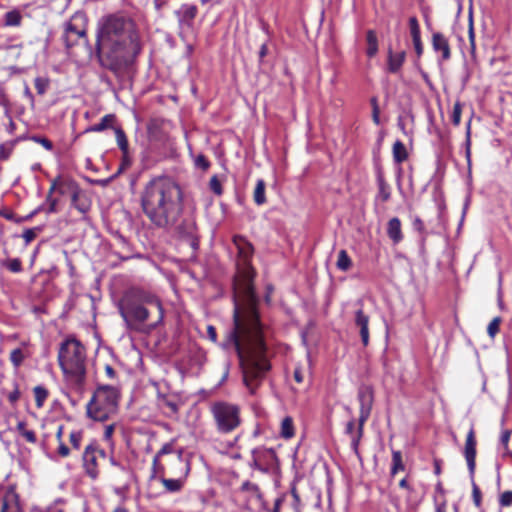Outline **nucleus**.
Listing matches in <instances>:
<instances>
[{"label": "nucleus", "mask_w": 512, "mask_h": 512, "mask_svg": "<svg viewBox=\"0 0 512 512\" xmlns=\"http://www.w3.org/2000/svg\"><path fill=\"white\" fill-rule=\"evenodd\" d=\"M236 270L233 325L227 329L220 345L224 350L237 354L243 383L254 394L271 369V364L263 324L256 308L253 286L255 271L249 258H238Z\"/></svg>", "instance_id": "nucleus-1"}, {"label": "nucleus", "mask_w": 512, "mask_h": 512, "mask_svg": "<svg viewBox=\"0 0 512 512\" xmlns=\"http://www.w3.org/2000/svg\"><path fill=\"white\" fill-rule=\"evenodd\" d=\"M182 190L168 177L150 180L141 194V206L145 215L158 227L173 226L182 210Z\"/></svg>", "instance_id": "nucleus-2"}, {"label": "nucleus", "mask_w": 512, "mask_h": 512, "mask_svg": "<svg viewBox=\"0 0 512 512\" xmlns=\"http://www.w3.org/2000/svg\"><path fill=\"white\" fill-rule=\"evenodd\" d=\"M118 308L127 329L136 332L154 330L164 319L160 299L139 289L126 291L119 301Z\"/></svg>", "instance_id": "nucleus-3"}, {"label": "nucleus", "mask_w": 512, "mask_h": 512, "mask_svg": "<svg viewBox=\"0 0 512 512\" xmlns=\"http://www.w3.org/2000/svg\"><path fill=\"white\" fill-rule=\"evenodd\" d=\"M109 45L114 52L138 51V35L134 29L133 22L119 14H112L104 17L100 24V30L96 40V51L101 53L102 45Z\"/></svg>", "instance_id": "nucleus-4"}, {"label": "nucleus", "mask_w": 512, "mask_h": 512, "mask_svg": "<svg viewBox=\"0 0 512 512\" xmlns=\"http://www.w3.org/2000/svg\"><path fill=\"white\" fill-rule=\"evenodd\" d=\"M58 363L67 385L77 393H83L86 386V349L74 337L65 339L59 347Z\"/></svg>", "instance_id": "nucleus-5"}, {"label": "nucleus", "mask_w": 512, "mask_h": 512, "mask_svg": "<svg viewBox=\"0 0 512 512\" xmlns=\"http://www.w3.org/2000/svg\"><path fill=\"white\" fill-rule=\"evenodd\" d=\"M119 390L112 385H99L86 405V414L94 421L104 422L118 407Z\"/></svg>", "instance_id": "nucleus-6"}, {"label": "nucleus", "mask_w": 512, "mask_h": 512, "mask_svg": "<svg viewBox=\"0 0 512 512\" xmlns=\"http://www.w3.org/2000/svg\"><path fill=\"white\" fill-rule=\"evenodd\" d=\"M210 412L217 431L228 434L241 425L240 407L227 401H216L210 406Z\"/></svg>", "instance_id": "nucleus-7"}, {"label": "nucleus", "mask_w": 512, "mask_h": 512, "mask_svg": "<svg viewBox=\"0 0 512 512\" xmlns=\"http://www.w3.org/2000/svg\"><path fill=\"white\" fill-rule=\"evenodd\" d=\"M358 400L360 404V414L358 420L357 435L353 440L354 446H358L360 444V440L363 436L364 424L371 414L373 405L372 391L369 388H360L358 391Z\"/></svg>", "instance_id": "nucleus-8"}, {"label": "nucleus", "mask_w": 512, "mask_h": 512, "mask_svg": "<svg viewBox=\"0 0 512 512\" xmlns=\"http://www.w3.org/2000/svg\"><path fill=\"white\" fill-rule=\"evenodd\" d=\"M250 467L262 472H268L277 464L276 452L273 448L257 447L251 451Z\"/></svg>", "instance_id": "nucleus-9"}, {"label": "nucleus", "mask_w": 512, "mask_h": 512, "mask_svg": "<svg viewBox=\"0 0 512 512\" xmlns=\"http://www.w3.org/2000/svg\"><path fill=\"white\" fill-rule=\"evenodd\" d=\"M177 461L181 465V475L178 478H175V479H168V478H164V477L159 478L160 482L164 485L165 491L169 492V493L179 492L183 488L185 479L190 472L189 459H187L184 456L182 449H179L177 451Z\"/></svg>", "instance_id": "nucleus-10"}, {"label": "nucleus", "mask_w": 512, "mask_h": 512, "mask_svg": "<svg viewBox=\"0 0 512 512\" xmlns=\"http://www.w3.org/2000/svg\"><path fill=\"white\" fill-rule=\"evenodd\" d=\"M97 459L98 445L95 442H91L84 449L82 455V466L85 474L92 480H96L99 476Z\"/></svg>", "instance_id": "nucleus-11"}, {"label": "nucleus", "mask_w": 512, "mask_h": 512, "mask_svg": "<svg viewBox=\"0 0 512 512\" xmlns=\"http://www.w3.org/2000/svg\"><path fill=\"white\" fill-rule=\"evenodd\" d=\"M464 456L467 462L468 470L470 477H473L475 473V467H476V440L474 436L473 429H470V431L467 434L466 442H465V449H464Z\"/></svg>", "instance_id": "nucleus-12"}, {"label": "nucleus", "mask_w": 512, "mask_h": 512, "mask_svg": "<svg viewBox=\"0 0 512 512\" xmlns=\"http://www.w3.org/2000/svg\"><path fill=\"white\" fill-rule=\"evenodd\" d=\"M355 326L359 329V334L361 337V342L364 347L369 344V316L363 312L362 309H358L355 312L354 317Z\"/></svg>", "instance_id": "nucleus-13"}, {"label": "nucleus", "mask_w": 512, "mask_h": 512, "mask_svg": "<svg viewBox=\"0 0 512 512\" xmlns=\"http://www.w3.org/2000/svg\"><path fill=\"white\" fill-rule=\"evenodd\" d=\"M406 60V52H394L391 48L387 52V71L392 74H398Z\"/></svg>", "instance_id": "nucleus-14"}, {"label": "nucleus", "mask_w": 512, "mask_h": 512, "mask_svg": "<svg viewBox=\"0 0 512 512\" xmlns=\"http://www.w3.org/2000/svg\"><path fill=\"white\" fill-rule=\"evenodd\" d=\"M67 47L77 44L79 39H86V32L82 28L76 27L73 23H67L63 35ZM87 42V40H85Z\"/></svg>", "instance_id": "nucleus-15"}, {"label": "nucleus", "mask_w": 512, "mask_h": 512, "mask_svg": "<svg viewBox=\"0 0 512 512\" xmlns=\"http://www.w3.org/2000/svg\"><path fill=\"white\" fill-rule=\"evenodd\" d=\"M0 512H22L19 496L15 490L9 489L5 492L2 498Z\"/></svg>", "instance_id": "nucleus-16"}, {"label": "nucleus", "mask_w": 512, "mask_h": 512, "mask_svg": "<svg viewBox=\"0 0 512 512\" xmlns=\"http://www.w3.org/2000/svg\"><path fill=\"white\" fill-rule=\"evenodd\" d=\"M198 8L196 5L183 4L179 10L175 12L179 23L185 24L188 27L192 25L193 20L197 16Z\"/></svg>", "instance_id": "nucleus-17"}, {"label": "nucleus", "mask_w": 512, "mask_h": 512, "mask_svg": "<svg viewBox=\"0 0 512 512\" xmlns=\"http://www.w3.org/2000/svg\"><path fill=\"white\" fill-rule=\"evenodd\" d=\"M432 46L436 52H441L443 61L450 59V46L447 38L440 32H436L432 36Z\"/></svg>", "instance_id": "nucleus-18"}, {"label": "nucleus", "mask_w": 512, "mask_h": 512, "mask_svg": "<svg viewBox=\"0 0 512 512\" xmlns=\"http://www.w3.org/2000/svg\"><path fill=\"white\" fill-rule=\"evenodd\" d=\"M387 235L393 243H399L403 239L401 221L397 217H393L387 224Z\"/></svg>", "instance_id": "nucleus-19"}, {"label": "nucleus", "mask_w": 512, "mask_h": 512, "mask_svg": "<svg viewBox=\"0 0 512 512\" xmlns=\"http://www.w3.org/2000/svg\"><path fill=\"white\" fill-rule=\"evenodd\" d=\"M377 185H378V193L377 199H380L382 202H386L390 199L391 196V188L389 184L385 181L384 176L381 171L377 172Z\"/></svg>", "instance_id": "nucleus-20"}, {"label": "nucleus", "mask_w": 512, "mask_h": 512, "mask_svg": "<svg viewBox=\"0 0 512 512\" xmlns=\"http://www.w3.org/2000/svg\"><path fill=\"white\" fill-rule=\"evenodd\" d=\"M158 402L161 408L167 409V415H177L179 411V404L176 400H172L165 395H158Z\"/></svg>", "instance_id": "nucleus-21"}, {"label": "nucleus", "mask_w": 512, "mask_h": 512, "mask_svg": "<svg viewBox=\"0 0 512 512\" xmlns=\"http://www.w3.org/2000/svg\"><path fill=\"white\" fill-rule=\"evenodd\" d=\"M366 41H367V50L366 53L368 57H374L378 52V39L377 35L373 30H368L366 33Z\"/></svg>", "instance_id": "nucleus-22"}, {"label": "nucleus", "mask_w": 512, "mask_h": 512, "mask_svg": "<svg viewBox=\"0 0 512 512\" xmlns=\"http://www.w3.org/2000/svg\"><path fill=\"white\" fill-rule=\"evenodd\" d=\"M408 157V153L405 145L397 140L393 145V159L396 163L400 164L404 162Z\"/></svg>", "instance_id": "nucleus-23"}, {"label": "nucleus", "mask_w": 512, "mask_h": 512, "mask_svg": "<svg viewBox=\"0 0 512 512\" xmlns=\"http://www.w3.org/2000/svg\"><path fill=\"white\" fill-rule=\"evenodd\" d=\"M115 121V115L114 114H107L100 120L99 123L94 124L91 126L87 131L91 132H101L105 129L112 126L113 122Z\"/></svg>", "instance_id": "nucleus-24"}, {"label": "nucleus", "mask_w": 512, "mask_h": 512, "mask_svg": "<svg viewBox=\"0 0 512 512\" xmlns=\"http://www.w3.org/2000/svg\"><path fill=\"white\" fill-rule=\"evenodd\" d=\"M28 355L29 354L27 352L19 347L11 351L9 359L14 368L17 369L22 365L23 361L28 357Z\"/></svg>", "instance_id": "nucleus-25"}, {"label": "nucleus", "mask_w": 512, "mask_h": 512, "mask_svg": "<svg viewBox=\"0 0 512 512\" xmlns=\"http://www.w3.org/2000/svg\"><path fill=\"white\" fill-rule=\"evenodd\" d=\"M254 202L257 205H262L266 202L265 197V182L262 179L257 180L256 187L253 194Z\"/></svg>", "instance_id": "nucleus-26"}, {"label": "nucleus", "mask_w": 512, "mask_h": 512, "mask_svg": "<svg viewBox=\"0 0 512 512\" xmlns=\"http://www.w3.org/2000/svg\"><path fill=\"white\" fill-rule=\"evenodd\" d=\"M115 130L116 142L122 153L129 151V144L125 132L122 128L117 127Z\"/></svg>", "instance_id": "nucleus-27"}, {"label": "nucleus", "mask_w": 512, "mask_h": 512, "mask_svg": "<svg viewBox=\"0 0 512 512\" xmlns=\"http://www.w3.org/2000/svg\"><path fill=\"white\" fill-rule=\"evenodd\" d=\"M0 265L14 273L21 271V262L18 258H1Z\"/></svg>", "instance_id": "nucleus-28"}, {"label": "nucleus", "mask_w": 512, "mask_h": 512, "mask_svg": "<svg viewBox=\"0 0 512 512\" xmlns=\"http://www.w3.org/2000/svg\"><path fill=\"white\" fill-rule=\"evenodd\" d=\"M511 431L504 430L501 433L499 440V451H502L503 456H512V452L509 450L508 443L510 440Z\"/></svg>", "instance_id": "nucleus-29"}, {"label": "nucleus", "mask_w": 512, "mask_h": 512, "mask_svg": "<svg viewBox=\"0 0 512 512\" xmlns=\"http://www.w3.org/2000/svg\"><path fill=\"white\" fill-rule=\"evenodd\" d=\"M281 436L285 439H289L294 435L293 420L291 417H285L281 423Z\"/></svg>", "instance_id": "nucleus-30"}, {"label": "nucleus", "mask_w": 512, "mask_h": 512, "mask_svg": "<svg viewBox=\"0 0 512 512\" xmlns=\"http://www.w3.org/2000/svg\"><path fill=\"white\" fill-rule=\"evenodd\" d=\"M412 227L415 231L420 234L421 237V246L424 247L425 240L428 236V233L425 231V226L423 221L418 217H414L412 221Z\"/></svg>", "instance_id": "nucleus-31"}, {"label": "nucleus", "mask_w": 512, "mask_h": 512, "mask_svg": "<svg viewBox=\"0 0 512 512\" xmlns=\"http://www.w3.org/2000/svg\"><path fill=\"white\" fill-rule=\"evenodd\" d=\"M404 470V464L402 462V455L400 451L392 452V467L391 474L395 475L397 472Z\"/></svg>", "instance_id": "nucleus-32"}, {"label": "nucleus", "mask_w": 512, "mask_h": 512, "mask_svg": "<svg viewBox=\"0 0 512 512\" xmlns=\"http://www.w3.org/2000/svg\"><path fill=\"white\" fill-rule=\"evenodd\" d=\"M345 433L350 436V438H351V448L354 451V453L358 455L359 454L358 453L359 445L358 446H354V444H353V440H354L355 436L357 435V430L355 431V420L354 419H351L346 424Z\"/></svg>", "instance_id": "nucleus-33"}, {"label": "nucleus", "mask_w": 512, "mask_h": 512, "mask_svg": "<svg viewBox=\"0 0 512 512\" xmlns=\"http://www.w3.org/2000/svg\"><path fill=\"white\" fill-rule=\"evenodd\" d=\"M37 407H42L48 397V391L43 386H36L33 390Z\"/></svg>", "instance_id": "nucleus-34"}, {"label": "nucleus", "mask_w": 512, "mask_h": 512, "mask_svg": "<svg viewBox=\"0 0 512 512\" xmlns=\"http://www.w3.org/2000/svg\"><path fill=\"white\" fill-rule=\"evenodd\" d=\"M21 22V15L17 11H9L5 14V25L18 26Z\"/></svg>", "instance_id": "nucleus-35"}, {"label": "nucleus", "mask_w": 512, "mask_h": 512, "mask_svg": "<svg viewBox=\"0 0 512 512\" xmlns=\"http://www.w3.org/2000/svg\"><path fill=\"white\" fill-rule=\"evenodd\" d=\"M409 29L412 40L421 38L420 26L416 17L409 18Z\"/></svg>", "instance_id": "nucleus-36"}, {"label": "nucleus", "mask_w": 512, "mask_h": 512, "mask_svg": "<svg viewBox=\"0 0 512 512\" xmlns=\"http://www.w3.org/2000/svg\"><path fill=\"white\" fill-rule=\"evenodd\" d=\"M500 323H501L500 317L493 318L492 321L489 323V325L487 327V333L491 338H494L496 336V334L498 333Z\"/></svg>", "instance_id": "nucleus-37"}, {"label": "nucleus", "mask_w": 512, "mask_h": 512, "mask_svg": "<svg viewBox=\"0 0 512 512\" xmlns=\"http://www.w3.org/2000/svg\"><path fill=\"white\" fill-rule=\"evenodd\" d=\"M83 433L80 430H75L70 433V443L74 449H79L81 446Z\"/></svg>", "instance_id": "nucleus-38"}, {"label": "nucleus", "mask_w": 512, "mask_h": 512, "mask_svg": "<svg viewBox=\"0 0 512 512\" xmlns=\"http://www.w3.org/2000/svg\"><path fill=\"white\" fill-rule=\"evenodd\" d=\"M182 245H188L191 247L192 252H196L199 246L198 238L192 233L182 239Z\"/></svg>", "instance_id": "nucleus-39"}, {"label": "nucleus", "mask_w": 512, "mask_h": 512, "mask_svg": "<svg viewBox=\"0 0 512 512\" xmlns=\"http://www.w3.org/2000/svg\"><path fill=\"white\" fill-rule=\"evenodd\" d=\"M209 188L216 195L222 194V184L216 175L211 177L209 181Z\"/></svg>", "instance_id": "nucleus-40"}, {"label": "nucleus", "mask_w": 512, "mask_h": 512, "mask_svg": "<svg viewBox=\"0 0 512 512\" xmlns=\"http://www.w3.org/2000/svg\"><path fill=\"white\" fill-rule=\"evenodd\" d=\"M462 108L459 102H456L453 107L451 121L454 125L458 126L461 122Z\"/></svg>", "instance_id": "nucleus-41"}, {"label": "nucleus", "mask_w": 512, "mask_h": 512, "mask_svg": "<svg viewBox=\"0 0 512 512\" xmlns=\"http://www.w3.org/2000/svg\"><path fill=\"white\" fill-rule=\"evenodd\" d=\"M471 478V482H472V497H473V502L474 504L477 506V507H480L481 505V491L479 489V487L477 486V484L475 483L474 481V476L473 477H470Z\"/></svg>", "instance_id": "nucleus-42"}, {"label": "nucleus", "mask_w": 512, "mask_h": 512, "mask_svg": "<svg viewBox=\"0 0 512 512\" xmlns=\"http://www.w3.org/2000/svg\"><path fill=\"white\" fill-rule=\"evenodd\" d=\"M48 86H49V81L47 79L42 78V77H37L35 79V88H36L38 94L43 95L46 92Z\"/></svg>", "instance_id": "nucleus-43"}, {"label": "nucleus", "mask_w": 512, "mask_h": 512, "mask_svg": "<svg viewBox=\"0 0 512 512\" xmlns=\"http://www.w3.org/2000/svg\"><path fill=\"white\" fill-rule=\"evenodd\" d=\"M31 140L34 141L35 143L40 144L47 151L53 150V143L48 138L41 137V136H32Z\"/></svg>", "instance_id": "nucleus-44"}, {"label": "nucleus", "mask_w": 512, "mask_h": 512, "mask_svg": "<svg viewBox=\"0 0 512 512\" xmlns=\"http://www.w3.org/2000/svg\"><path fill=\"white\" fill-rule=\"evenodd\" d=\"M55 190H58L60 194L65 193L64 182L60 178L56 179L52 182V185H51L47 195H50V197H52V194Z\"/></svg>", "instance_id": "nucleus-45"}, {"label": "nucleus", "mask_w": 512, "mask_h": 512, "mask_svg": "<svg viewBox=\"0 0 512 512\" xmlns=\"http://www.w3.org/2000/svg\"><path fill=\"white\" fill-rule=\"evenodd\" d=\"M499 504L502 507H509L512 505V491H505L500 495Z\"/></svg>", "instance_id": "nucleus-46"}, {"label": "nucleus", "mask_w": 512, "mask_h": 512, "mask_svg": "<svg viewBox=\"0 0 512 512\" xmlns=\"http://www.w3.org/2000/svg\"><path fill=\"white\" fill-rule=\"evenodd\" d=\"M131 158H130V155H129V151L126 152V153H122V158H121V164H120V167L117 171V174H120L122 171L126 170L128 167L131 166Z\"/></svg>", "instance_id": "nucleus-47"}, {"label": "nucleus", "mask_w": 512, "mask_h": 512, "mask_svg": "<svg viewBox=\"0 0 512 512\" xmlns=\"http://www.w3.org/2000/svg\"><path fill=\"white\" fill-rule=\"evenodd\" d=\"M195 165H196V167H198L202 170H207L210 166V162L207 160V158L203 154H199L195 158Z\"/></svg>", "instance_id": "nucleus-48"}, {"label": "nucleus", "mask_w": 512, "mask_h": 512, "mask_svg": "<svg viewBox=\"0 0 512 512\" xmlns=\"http://www.w3.org/2000/svg\"><path fill=\"white\" fill-rule=\"evenodd\" d=\"M174 452L173 442L165 443L156 455L161 458L163 455L171 454Z\"/></svg>", "instance_id": "nucleus-49"}, {"label": "nucleus", "mask_w": 512, "mask_h": 512, "mask_svg": "<svg viewBox=\"0 0 512 512\" xmlns=\"http://www.w3.org/2000/svg\"><path fill=\"white\" fill-rule=\"evenodd\" d=\"M352 265L351 258H338L336 266L342 271L348 270Z\"/></svg>", "instance_id": "nucleus-50"}, {"label": "nucleus", "mask_w": 512, "mask_h": 512, "mask_svg": "<svg viewBox=\"0 0 512 512\" xmlns=\"http://www.w3.org/2000/svg\"><path fill=\"white\" fill-rule=\"evenodd\" d=\"M46 202L48 203V208L46 209L47 213L57 212L58 200L56 198H53V197H50V195H47Z\"/></svg>", "instance_id": "nucleus-51"}, {"label": "nucleus", "mask_w": 512, "mask_h": 512, "mask_svg": "<svg viewBox=\"0 0 512 512\" xmlns=\"http://www.w3.org/2000/svg\"><path fill=\"white\" fill-rule=\"evenodd\" d=\"M14 386V390L8 394V400L11 404L16 403L20 398V391L18 385L15 383Z\"/></svg>", "instance_id": "nucleus-52"}, {"label": "nucleus", "mask_w": 512, "mask_h": 512, "mask_svg": "<svg viewBox=\"0 0 512 512\" xmlns=\"http://www.w3.org/2000/svg\"><path fill=\"white\" fill-rule=\"evenodd\" d=\"M37 235V229H27L23 233V238L26 243H30L35 239Z\"/></svg>", "instance_id": "nucleus-53"}, {"label": "nucleus", "mask_w": 512, "mask_h": 512, "mask_svg": "<svg viewBox=\"0 0 512 512\" xmlns=\"http://www.w3.org/2000/svg\"><path fill=\"white\" fill-rule=\"evenodd\" d=\"M69 186L71 187V190H72V197H71L72 206H76V204H78L77 202H78L80 190L74 184H70Z\"/></svg>", "instance_id": "nucleus-54"}, {"label": "nucleus", "mask_w": 512, "mask_h": 512, "mask_svg": "<svg viewBox=\"0 0 512 512\" xmlns=\"http://www.w3.org/2000/svg\"><path fill=\"white\" fill-rule=\"evenodd\" d=\"M114 430H115V425L114 424H110V425L105 426L104 434H103L104 440L110 441L112 439V435L114 433Z\"/></svg>", "instance_id": "nucleus-55"}, {"label": "nucleus", "mask_w": 512, "mask_h": 512, "mask_svg": "<svg viewBox=\"0 0 512 512\" xmlns=\"http://www.w3.org/2000/svg\"><path fill=\"white\" fill-rule=\"evenodd\" d=\"M109 462H110V464H111L113 467L118 468V469H119L120 471H122V472H126V473H128V469H127V467H126L125 465H123L122 463L118 462V461L115 459V457L110 456V458H109Z\"/></svg>", "instance_id": "nucleus-56"}, {"label": "nucleus", "mask_w": 512, "mask_h": 512, "mask_svg": "<svg viewBox=\"0 0 512 512\" xmlns=\"http://www.w3.org/2000/svg\"><path fill=\"white\" fill-rule=\"evenodd\" d=\"M22 436L29 442V443H35L36 442V435L31 430H23Z\"/></svg>", "instance_id": "nucleus-57"}, {"label": "nucleus", "mask_w": 512, "mask_h": 512, "mask_svg": "<svg viewBox=\"0 0 512 512\" xmlns=\"http://www.w3.org/2000/svg\"><path fill=\"white\" fill-rule=\"evenodd\" d=\"M207 336L213 343L217 342V332L214 326L209 325L207 327Z\"/></svg>", "instance_id": "nucleus-58"}, {"label": "nucleus", "mask_w": 512, "mask_h": 512, "mask_svg": "<svg viewBox=\"0 0 512 512\" xmlns=\"http://www.w3.org/2000/svg\"><path fill=\"white\" fill-rule=\"evenodd\" d=\"M159 461H160V458L157 455H155L154 458H153V461H152L153 473H152L151 478H155L158 469H162V467L160 466V462Z\"/></svg>", "instance_id": "nucleus-59"}, {"label": "nucleus", "mask_w": 512, "mask_h": 512, "mask_svg": "<svg viewBox=\"0 0 512 512\" xmlns=\"http://www.w3.org/2000/svg\"><path fill=\"white\" fill-rule=\"evenodd\" d=\"M412 41H413L415 52H416L417 56L420 57L423 53V46H422L421 38H419L417 40H412Z\"/></svg>", "instance_id": "nucleus-60"}, {"label": "nucleus", "mask_w": 512, "mask_h": 512, "mask_svg": "<svg viewBox=\"0 0 512 512\" xmlns=\"http://www.w3.org/2000/svg\"><path fill=\"white\" fill-rule=\"evenodd\" d=\"M58 453L62 457H67L70 453L69 448L62 441L59 442Z\"/></svg>", "instance_id": "nucleus-61"}, {"label": "nucleus", "mask_w": 512, "mask_h": 512, "mask_svg": "<svg viewBox=\"0 0 512 512\" xmlns=\"http://www.w3.org/2000/svg\"><path fill=\"white\" fill-rule=\"evenodd\" d=\"M470 124L467 127V139H466V158L468 163L470 162Z\"/></svg>", "instance_id": "nucleus-62"}, {"label": "nucleus", "mask_w": 512, "mask_h": 512, "mask_svg": "<svg viewBox=\"0 0 512 512\" xmlns=\"http://www.w3.org/2000/svg\"><path fill=\"white\" fill-rule=\"evenodd\" d=\"M268 54V46L266 43H263L259 50V59L262 61V59Z\"/></svg>", "instance_id": "nucleus-63"}, {"label": "nucleus", "mask_w": 512, "mask_h": 512, "mask_svg": "<svg viewBox=\"0 0 512 512\" xmlns=\"http://www.w3.org/2000/svg\"><path fill=\"white\" fill-rule=\"evenodd\" d=\"M372 120L376 125H380V109H373Z\"/></svg>", "instance_id": "nucleus-64"}]
</instances>
